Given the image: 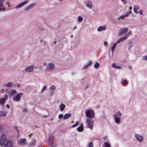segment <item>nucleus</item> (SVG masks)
I'll use <instances>...</instances> for the list:
<instances>
[{"instance_id": "obj_1", "label": "nucleus", "mask_w": 147, "mask_h": 147, "mask_svg": "<svg viewBox=\"0 0 147 147\" xmlns=\"http://www.w3.org/2000/svg\"><path fill=\"white\" fill-rule=\"evenodd\" d=\"M85 114L86 116L90 119L93 118L95 117L94 112L92 110H87Z\"/></svg>"}, {"instance_id": "obj_2", "label": "nucleus", "mask_w": 147, "mask_h": 147, "mask_svg": "<svg viewBox=\"0 0 147 147\" xmlns=\"http://www.w3.org/2000/svg\"><path fill=\"white\" fill-rule=\"evenodd\" d=\"M23 94L22 92H20L17 93L16 95L13 96V100L14 102H18L20 101L21 99V97Z\"/></svg>"}, {"instance_id": "obj_3", "label": "nucleus", "mask_w": 147, "mask_h": 147, "mask_svg": "<svg viewBox=\"0 0 147 147\" xmlns=\"http://www.w3.org/2000/svg\"><path fill=\"white\" fill-rule=\"evenodd\" d=\"M55 67V65L53 63H49L45 69V70L47 71H52L54 69Z\"/></svg>"}, {"instance_id": "obj_4", "label": "nucleus", "mask_w": 147, "mask_h": 147, "mask_svg": "<svg viewBox=\"0 0 147 147\" xmlns=\"http://www.w3.org/2000/svg\"><path fill=\"white\" fill-rule=\"evenodd\" d=\"M86 123L88 127L92 130L93 127V122L90 119H87L86 120Z\"/></svg>"}, {"instance_id": "obj_5", "label": "nucleus", "mask_w": 147, "mask_h": 147, "mask_svg": "<svg viewBox=\"0 0 147 147\" xmlns=\"http://www.w3.org/2000/svg\"><path fill=\"white\" fill-rule=\"evenodd\" d=\"M6 136L5 134H2L1 136V139L0 140V146H2L4 144V142H5V140H7L6 139Z\"/></svg>"}, {"instance_id": "obj_6", "label": "nucleus", "mask_w": 147, "mask_h": 147, "mask_svg": "<svg viewBox=\"0 0 147 147\" xmlns=\"http://www.w3.org/2000/svg\"><path fill=\"white\" fill-rule=\"evenodd\" d=\"M4 145L5 147H12V144L11 142L9 140H6L4 142Z\"/></svg>"}, {"instance_id": "obj_7", "label": "nucleus", "mask_w": 147, "mask_h": 147, "mask_svg": "<svg viewBox=\"0 0 147 147\" xmlns=\"http://www.w3.org/2000/svg\"><path fill=\"white\" fill-rule=\"evenodd\" d=\"M128 30V29L127 28H125L121 29L119 33V36H122L123 34L125 35Z\"/></svg>"}, {"instance_id": "obj_8", "label": "nucleus", "mask_w": 147, "mask_h": 147, "mask_svg": "<svg viewBox=\"0 0 147 147\" xmlns=\"http://www.w3.org/2000/svg\"><path fill=\"white\" fill-rule=\"evenodd\" d=\"M34 65H32L28 66L25 69V71L28 72H32L34 69Z\"/></svg>"}, {"instance_id": "obj_9", "label": "nucleus", "mask_w": 147, "mask_h": 147, "mask_svg": "<svg viewBox=\"0 0 147 147\" xmlns=\"http://www.w3.org/2000/svg\"><path fill=\"white\" fill-rule=\"evenodd\" d=\"M135 137L136 140L139 142H142L143 140V136L138 134H136Z\"/></svg>"}, {"instance_id": "obj_10", "label": "nucleus", "mask_w": 147, "mask_h": 147, "mask_svg": "<svg viewBox=\"0 0 147 147\" xmlns=\"http://www.w3.org/2000/svg\"><path fill=\"white\" fill-rule=\"evenodd\" d=\"M28 2V0L25 1L19 4L18 5H17L15 7L16 9H18L20 8H21L24 6V5L27 4Z\"/></svg>"}, {"instance_id": "obj_11", "label": "nucleus", "mask_w": 147, "mask_h": 147, "mask_svg": "<svg viewBox=\"0 0 147 147\" xmlns=\"http://www.w3.org/2000/svg\"><path fill=\"white\" fill-rule=\"evenodd\" d=\"M36 5V3H33L28 6L26 8H25L24 10L25 11H27L31 9L34 6Z\"/></svg>"}, {"instance_id": "obj_12", "label": "nucleus", "mask_w": 147, "mask_h": 147, "mask_svg": "<svg viewBox=\"0 0 147 147\" xmlns=\"http://www.w3.org/2000/svg\"><path fill=\"white\" fill-rule=\"evenodd\" d=\"M26 140L25 139H21L19 141V144L20 145H22L26 144Z\"/></svg>"}, {"instance_id": "obj_13", "label": "nucleus", "mask_w": 147, "mask_h": 147, "mask_svg": "<svg viewBox=\"0 0 147 147\" xmlns=\"http://www.w3.org/2000/svg\"><path fill=\"white\" fill-rule=\"evenodd\" d=\"M86 6L90 9H91L92 7L93 4L92 1L90 0H88V3L86 4Z\"/></svg>"}, {"instance_id": "obj_14", "label": "nucleus", "mask_w": 147, "mask_h": 147, "mask_svg": "<svg viewBox=\"0 0 147 147\" xmlns=\"http://www.w3.org/2000/svg\"><path fill=\"white\" fill-rule=\"evenodd\" d=\"M115 117V122L117 124H121V122H120V119L119 117Z\"/></svg>"}, {"instance_id": "obj_15", "label": "nucleus", "mask_w": 147, "mask_h": 147, "mask_svg": "<svg viewBox=\"0 0 147 147\" xmlns=\"http://www.w3.org/2000/svg\"><path fill=\"white\" fill-rule=\"evenodd\" d=\"M84 130V127H83V124H81L80 126L77 128V130L79 132L82 131Z\"/></svg>"}, {"instance_id": "obj_16", "label": "nucleus", "mask_w": 147, "mask_h": 147, "mask_svg": "<svg viewBox=\"0 0 147 147\" xmlns=\"http://www.w3.org/2000/svg\"><path fill=\"white\" fill-rule=\"evenodd\" d=\"M17 92V91L15 89H13L11 92L9 94V95L10 96H13L14 94L16 93Z\"/></svg>"}, {"instance_id": "obj_17", "label": "nucleus", "mask_w": 147, "mask_h": 147, "mask_svg": "<svg viewBox=\"0 0 147 147\" xmlns=\"http://www.w3.org/2000/svg\"><path fill=\"white\" fill-rule=\"evenodd\" d=\"M3 1L1 0L0 1V10H5V7H4L3 4Z\"/></svg>"}, {"instance_id": "obj_18", "label": "nucleus", "mask_w": 147, "mask_h": 147, "mask_svg": "<svg viewBox=\"0 0 147 147\" xmlns=\"http://www.w3.org/2000/svg\"><path fill=\"white\" fill-rule=\"evenodd\" d=\"M36 144V140L34 139L32 140V142L30 143L29 145L30 146H34Z\"/></svg>"}, {"instance_id": "obj_19", "label": "nucleus", "mask_w": 147, "mask_h": 147, "mask_svg": "<svg viewBox=\"0 0 147 147\" xmlns=\"http://www.w3.org/2000/svg\"><path fill=\"white\" fill-rule=\"evenodd\" d=\"M122 115V114L119 111H118L116 113L115 115H114L113 116L114 117H117L116 116H117V117H121Z\"/></svg>"}, {"instance_id": "obj_20", "label": "nucleus", "mask_w": 147, "mask_h": 147, "mask_svg": "<svg viewBox=\"0 0 147 147\" xmlns=\"http://www.w3.org/2000/svg\"><path fill=\"white\" fill-rule=\"evenodd\" d=\"M106 29V27L104 26H100L97 29L98 31L100 32L102 30H105Z\"/></svg>"}, {"instance_id": "obj_21", "label": "nucleus", "mask_w": 147, "mask_h": 147, "mask_svg": "<svg viewBox=\"0 0 147 147\" xmlns=\"http://www.w3.org/2000/svg\"><path fill=\"white\" fill-rule=\"evenodd\" d=\"M127 38V36H123L122 37L120 38L119 40H117V42L118 43L120 42L123 41V40Z\"/></svg>"}, {"instance_id": "obj_22", "label": "nucleus", "mask_w": 147, "mask_h": 147, "mask_svg": "<svg viewBox=\"0 0 147 147\" xmlns=\"http://www.w3.org/2000/svg\"><path fill=\"white\" fill-rule=\"evenodd\" d=\"M71 114L70 113L65 114L63 117L64 119H67L71 116Z\"/></svg>"}, {"instance_id": "obj_23", "label": "nucleus", "mask_w": 147, "mask_h": 147, "mask_svg": "<svg viewBox=\"0 0 147 147\" xmlns=\"http://www.w3.org/2000/svg\"><path fill=\"white\" fill-rule=\"evenodd\" d=\"M7 112L0 111V117H4L6 116L7 114Z\"/></svg>"}, {"instance_id": "obj_24", "label": "nucleus", "mask_w": 147, "mask_h": 147, "mask_svg": "<svg viewBox=\"0 0 147 147\" xmlns=\"http://www.w3.org/2000/svg\"><path fill=\"white\" fill-rule=\"evenodd\" d=\"M13 83L11 82H10L8 83L5 84V86L7 87H11L13 86Z\"/></svg>"}, {"instance_id": "obj_25", "label": "nucleus", "mask_w": 147, "mask_h": 147, "mask_svg": "<svg viewBox=\"0 0 147 147\" xmlns=\"http://www.w3.org/2000/svg\"><path fill=\"white\" fill-rule=\"evenodd\" d=\"M117 43H118L117 42H116L114 43L111 48V51L112 53V54L113 53L115 49V47H116V45H117Z\"/></svg>"}, {"instance_id": "obj_26", "label": "nucleus", "mask_w": 147, "mask_h": 147, "mask_svg": "<svg viewBox=\"0 0 147 147\" xmlns=\"http://www.w3.org/2000/svg\"><path fill=\"white\" fill-rule=\"evenodd\" d=\"M65 107V106L64 104H62L60 105V110L61 111H63Z\"/></svg>"}, {"instance_id": "obj_27", "label": "nucleus", "mask_w": 147, "mask_h": 147, "mask_svg": "<svg viewBox=\"0 0 147 147\" xmlns=\"http://www.w3.org/2000/svg\"><path fill=\"white\" fill-rule=\"evenodd\" d=\"M112 66L113 67L118 69H120L121 68L120 66L117 65L114 63H113L112 64Z\"/></svg>"}, {"instance_id": "obj_28", "label": "nucleus", "mask_w": 147, "mask_h": 147, "mask_svg": "<svg viewBox=\"0 0 147 147\" xmlns=\"http://www.w3.org/2000/svg\"><path fill=\"white\" fill-rule=\"evenodd\" d=\"M104 144L105 146V147H111L109 143L108 142H105Z\"/></svg>"}, {"instance_id": "obj_29", "label": "nucleus", "mask_w": 147, "mask_h": 147, "mask_svg": "<svg viewBox=\"0 0 147 147\" xmlns=\"http://www.w3.org/2000/svg\"><path fill=\"white\" fill-rule=\"evenodd\" d=\"M83 20V18L82 17H81L80 16H79L78 17V21L79 22H82V21Z\"/></svg>"}, {"instance_id": "obj_30", "label": "nucleus", "mask_w": 147, "mask_h": 147, "mask_svg": "<svg viewBox=\"0 0 147 147\" xmlns=\"http://www.w3.org/2000/svg\"><path fill=\"white\" fill-rule=\"evenodd\" d=\"M54 139V136H51L50 137L49 140V142L51 141H53Z\"/></svg>"}, {"instance_id": "obj_31", "label": "nucleus", "mask_w": 147, "mask_h": 147, "mask_svg": "<svg viewBox=\"0 0 147 147\" xmlns=\"http://www.w3.org/2000/svg\"><path fill=\"white\" fill-rule=\"evenodd\" d=\"M5 99L4 98H3L0 100V102L1 104H3L5 102Z\"/></svg>"}, {"instance_id": "obj_32", "label": "nucleus", "mask_w": 147, "mask_h": 147, "mask_svg": "<svg viewBox=\"0 0 147 147\" xmlns=\"http://www.w3.org/2000/svg\"><path fill=\"white\" fill-rule=\"evenodd\" d=\"M79 123H78V122L77 121V122H76V123L75 124H74L72 126V127L73 128L75 127L78 126L79 125Z\"/></svg>"}, {"instance_id": "obj_33", "label": "nucleus", "mask_w": 147, "mask_h": 147, "mask_svg": "<svg viewBox=\"0 0 147 147\" xmlns=\"http://www.w3.org/2000/svg\"><path fill=\"white\" fill-rule=\"evenodd\" d=\"M99 63L98 62H96L95 64L94 67L95 68H97L99 67Z\"/></svg>"}, {"instance_id": "obj_34", "label": "nucleus", "mask_w": 147, "mask_h": 147, "mask_svg": "<svg viewBox=\"0 0 147 147\" xmlns=\"http://www.w3.org/2000/svg\"><path fill=\"white\" fill-rule=\"evenodd\" d=\"M125 16L124 15L120 16L118 18V19H122L125 18Z\"/></svg>"}, {"instance_id": "obj_35", "label": "nucleus", "mask_w": 147, "mask_h": 147, "mask_svg": "<svg viewBox=\"0 0 147 147\" xmlns=\"http://www.w3.org/2000/svg\"><path fill=\"white\" fill-rule=\"evenodd\" d=\"M88 147H93V143L91 142L89 143L88 145Z\"/></svg>"}, {"instance_id": "obj_36", "label": "nucleus", "mask_w": 147, "mask_h": 147, "mask_svg": "<svg viewBox=\"0 0 147 147\" xmlns=\"http://www.w3.org/2000/svg\"><path fill=\"white\" fill-rule=\"evenodd\" d=\"M47 86H46V85H45L42 88L41 90V92H43V91L44 90H45L47 88Z\"/></svg>"}, {"instance_id": "obj_37", "label": "nucleus", "mask_w": 147, "mask_h": 147, "mask_svg": "<svg viewBox=\"0 0 147 147\" xmlns=\"http://www.w3.org/2000/svg\"><path fill=\"white\" fill-rule=\"evenodd\" d=\"M56 88L54 86H52L50 88V89L51 90H53Z\"/></svg>"}, {"instance_id": "obj_38", "label": "nucleus", "mask_w": 147, "mask_h": 147, "mask_svg": "<svg viewBox=\"0 0 147 147\" xmlns=\"http://www.w3.org/2000/svg\"><path fill=\"white\" fill-rule=\"evenodd\" d=\"M63 114H60L59 116H58V118H59V119H62V118H63Z\"/></svg>"}, {"instance_id": "obj_39", "label": "nucleus", "mask_w": 147, "mask_h": 147, "mask_svg": "<svg viewBox=\"0 0 147 147\" xmlns=\"http://www.w3.org/2000/svg\"><path fill=\"white\" fill-rule=\"evenodd\" d=\"M92 61L91 60H90L88 62L87 64L88 66L91 65L92 64Z\"/></svg>"}, {"instance_id": "obj_40", "label": "nucleus", "mask_w": 147, "mask_h": 147, "mask_svg": "<svg viewBox=\"0 0 147 147\" xmlns=\"http://www.w3.org/2000/svg\"><path fill=\"white\" fill-rule=\"evenodd\" d=\"M131 34V31H130L129 32H128L126 35V36H127V38Z\"/></svg>"}, {"instance_id": "obj_41", "label": "nucleus", "mask_w": 147, "mask_h": 147, "mask_svg": "<svg viewBox=\"0 0 147 147\" xmlns=\"http://www.w3.org/2000/svg\"><path fill=\"white\" fill-rule=\"evenodd\" d=\"M131 11H130L129 13H127L125 14L124 15L125 16V17L127 16L131 13Z\"/></svg>"}, {"instance_id": "obj_42", "label": "nucleus", "mask_w": 147, "mask_h": 147, "mask_svg": "<svg viewBox=\"0 0 147 147\" xmlns=\"http://www.w3.org/2000/svg\"><path fill=\"white\" fill-rule=\"evenodd\" d=\"M134 7L135 8V9H136L137 10L139 9L140 8L139 7L138 5H135L134 6Z\"/></svg>"}, {"instance_id": "obj_43", "label": "nucleus", "mask_w": 147, "mask_h": 147, "mask_svg": "<svg viewBox=\"0 0 147 147\" xmlns=\"http://www.w3.org/2000/svg\"><path fill=\"white\" fill-rule=\"evenodd\" d=\"M88 66L87 64L85 65L83 68V69H85Z\"/></svg>"}, {"instance_id": "obj_44", "label": "nucleus", "mask_w": 147, "mask_h": 147, "mask_svg": "<svg viewBox=\"0 0 147 147\" xmlns=\"http://www.w3.org/2000/svg\"><path fill=\"white\" fill-rule=\"evenodd\" d=\"M121 1L123 2V3L124 5L125 4V3H127V1L125 0H121Z\"/></svg>"}, {"instance_id": "obj_45", "label": "nucleus", "mask_w": 147, "mask_h": 147, "mask_svg": "<svg viewBox=\"0 0 147 147\" xmlns=\"http://www.w3.org/2000/svg\"><path fill=\"white\" fill-rule=\"evenodd\" d=\"M143 59L146 61L147 60V55L143 57Z\"/></svg>"}, {"instance_id": "obj_46", "label": "nucleus", "mask_w": 147, "mask_h": 147, "mask_svg": "<svg viewBox=\"0 0 147 147\" xmlns=\"http://www.w3.org/2000/svg\"><path fill=\"white\" fill-rule=\"evenodd\" d=\"M134 12L136 13H138V12H137V9H135V8L134 7Z\"/></svg>"}, {"instance_id": "obj_47", "label": "nucleus", "mask_w": 147, "mask_h": 147, "mask_svg": "<svg viewBox=\"0 0 147 147\" xmlns=\"http://www.w3.org/2000/svg\"><path fill=\"white\" fill-rule=\"evenodd\" d=\"M124 83L125 84H127V82L125 80H124Z\"/></svg>"}, {"instance_id": "obj_48", "label": "nucleus", "mask_w": 147, "mask_h": 147, "mask_svg": "<svg viewBox=\"0 0 147 147\" xmlns=\"http://www.w3.org/2000/svg\"><path fill=\"white\" fill-rule=\"evenodd\" d=\"M129 44H130L131 45V46L130 47H129V48H128V50L129 51L130 50V49L132 47V44L131 43H129Z\"/></svg>"}, {"instance_id": "obj_49", "label": "nucleus", "mask_w": 147, "mask_h": 147, "mask_svg": "<svg viewBox=\"0 0 147 147\" xmlns=\"http://www.w3.org/2000/svg\"><path fill=\"white\" fill-rule=\"evenodd\" d=\"M15 129H16L17 130V131L18 132H19V130L18 129V127L16 126L15 127Z\"/></svg>"}, {"instance_id": "obj_50", "label": "nucleus", "mask_w": 147, "mask_h": 147, "mask_svg": "<svg viewBox=\"0 0 147 147\" xmlns=\"http://www.w3.org/2000/svg\"><path fill=\"white\" fill-rule=\"evenodd\" d=\"M107 136H105L103 138V139L105 140H107Z\"/></svg>"}, {"instance_id": "obj_51", "label": "nucleus", "mask_w": 147, "mask_h": 147, "mask_svg": "<svg viewBox=\"0 0 147 147\" xmlns=\"http://www.w3.org/2000/svg\"><path fill=\"white\" fill-rule=\"evenodd\" d=\"M6 107H7V108H8V109H9L10 108V106H9V105L8 104H7L6 105Z\"/></svg>"}, {"instance_id": "obj_52", "label": "nucleus", "mask_w": 147, "mask_h": 147, "mask_svg": "<svg viewBox=\"0 0 147 147\" xmlns=\"http://www.w3.org/2000/svg\"><path fill=\"white\" fill-rule=\"evenodd\" d=\"M54 93V91H52L51 93V95L52 96Z\"/></svg>"}, {"instance_id": "obj_53", "label": "nucleus", "mask_w": 147, "mask_h": 147, "mask_svg": "<svg viewBox=\"0 0 147 147\" xmlns=\"http://www.w3.org/2000/svg\"><path fill=\"white\" fill-rule=\"evenodd\" d=\"M49 116H48V115H44L43 116V117L44 118H46L47 117H48Z\"/></svg>"}, {"instance_id": "obj_54", "label": "nucleus", "mask_w": 147, "mask_h": 147, "mask_svg": "<svg viewBox=\"0 0 147 147\" xmlns=\"http://www.w3.org/2000/svg\"><path fill=\"white\" fill-rule=\"evenodd\" d=\"M3 128V126L2 125H0V130H1Z\"/></svg>"}, {"instance_id": "obj_55", "label": "nucleus", "mask_w": 147, "mask_h": 147, "mask_svg": "<svg viewBox=\"0 0 147 147\" xmlns=\"http://www.w3.org/2000/svg\"><path fill=\"white\" fill-rule=\"evenodd\" d=\"M26 111H27V109L26 108H25V109H24L23 110V111L24 112H26Z\"/></svg>"}, {"instance_id": "obj_56", "label": "nucleus", "mask_w": 147, "mask_h": 147, "mask_svg": "<svg viewBox=\"0 0 147 147\" xmlns=\"http://www.w3.org/2000/svg\"><path fill=\"white\" fill-rule=\"evenodd\" d=\"M17 86L19 88L20 87V84H17Z\"/></svg>"}, {"instance_id": "obj_57", "label": "nucleus", "mask_w": 147, "mask_h": 147, "mask_svg": "<svg viewBox=\"0 0 147 147\" xmlns=\"http://www.w3.org/2000/svg\"><path fill=\"white\" fill-rule=\"evenodd\" d=\"M100 107V106L99 105H97L96 107L97 108H99Z\"/></svg>"}, {"instance_id": "obj_58", "label": "nucleus", "mask_w": 147, "mask_h": 147, "mask_svg": "<svg viewBox=\"0 0 147 147\" xmlns=\"http://www.w3.org/2000/svg\"><path fill=\"white\" fill-rule=\"evenodd\" d=\"M53 144H51L49 146V147H53Z\"/></svg>"}, {"instance_id": "obj_59", "label": "nucleus", "mask_w": 147, "mask_h": 147, "mask_svg": "<svg viewBox=\"0 0 147 147\" xmlns=\"http://www.w3.org/2000/svg\"><path fill=\"white\" fill-rule=\"evenodd\" d=\"M140 14H142V10H140Z\"/></svg>"}, {"instance_id": "obj_60", "label": "nucleus", "mask_w": 147, "mask_h": 147, "mask_svg": "<svg viewBox=\"0 0 147 147\" xmlns=\"http://www.w3.org/2000/svg\"><path fill=\"white\" fill-rule=\"evenodd\" d=\"M104 43L105 45H106L107 44V42H104Z\"/></svg>"}, {"instance_id": "obj_61", "label": "nucleus", "mask_w": 147, "mask_h": 147, "mask_svg": "<svg viewBox=\"0 0 147 147\" xmlns=\"http://www.w3.org/2000/svg\"><path fill=\"white\" fill-rule=\"evenodd\" d=\"M129 68L130 69H132V67L131 66H129Z\"/></svg>"}, {"instance_id": "obj_62", "label": "nucleus", "mask_w": 147, "mask_h": 147, "mask_svg": "<svg viewBox=\"0 0 147 147\" xmlns=\"http://www.w3.org/2000/svg\"><path fill=\"white\" fill-rule=\"evenodd\" d=\"M132 7H129V9L130 10H131L132 9Z\"/></svg>"}, {"instance_id": "obj_63", "label": "nucleus", "mask_w": 147, "mask_h": 147, "mask_svg": "<svg viewBox=\"0 0 147 147\" xmlns=\"http://www.w3.org/2000/svg\"><path fill=\"white\" fill-rule=\"evenodd\" d=\"M5 97L7 99V94H6L5 95Z\"/></svg>"}, {"instance_id": "obj_64", "label": "nucleus", "mask_w": 147, "mask_h": 147, "mask_svg": "<svg viewBox=\"0 0 147 147\" xmlns=\"http://www.w3.org/2000/svg\"><path fill=\"white\" fill-rule=\"evenodd\" d=\"M56 41H53V43L55 44L56 43Z\"/></svg>"}]
</instances>
